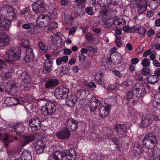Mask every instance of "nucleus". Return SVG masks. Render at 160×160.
Wrapping results in <instances>:
<instances>
[{"label": "nucleus", "instance_id": "1", "mask_svg": "<svg viewBox=\"0 0 160 160\" xmlns=\"http://www.w3.org/2000/svg\"><path fill=\"white\" fill-rule=\"evenodd\" d=\"M64 158L65 160H75L76 153L75 149L70 148L68 151L64 150L62 154L58 152H54L50 156L48 160H62L61 158Z\"/></svg>", "mask_w": 160, "mask_h": 160}, {"label": "nucleus", "instance_id": "2", "mask_svg": "<svg viewBox=\"0 0 160 160\" xmlns=\"http://www.w3.org/2000/svg\"><path fill=\"white\" fill-rule=\"evenodd\" d=\"M21 51L18 47H13L6 52L7 61L12 63L18 60L21 56Z\"/></svg>", "mask_w": 160, "mask_h": 160}, {"label": "nucleus", "instance_id": "3", "mask_svg": "<svg viewBox=\"0 0 160 160\" xmlns=\"http://www.w3.org/2000/svg\"><path fill=\"white\" fill-rule=\"evenodd\" d=\"M157 142L156 136L152 132L148 133L144 136L143 144L147 149H152L156 145Z\"/></svg>", "mask_w": 160, "mask_h": 160}, {"label": "nucleus", "instance_id": "4", "mask_svg": "<svg viewBox=\"0 0 160 160\" xmlns=\"http://www.w3.org/2000/svg\"><path fill=\"white\" fill-rule=\"evenodd\" d=\"M1 11L3 12L7 13L6 16L4 19V22H6V24L10 22V26L8 28V29L11 26V21L15 19L16 17L13 8L10 6L6 5L1 8Z\"/></svg>", "mask_w": 160, "mask_h": 160}, {"label": "nucleus", "instance_id": "5", "mask_svg": "<svg viewBox=\"0 0 160 160\" xmlns=\"http://www.w3.org/2000/svg\"><path fill=\"white\" fill-rule=\"evenodd\" d=\"M56 106L55 104L51 102H47L45 106L42 107L41 111L45 115L47 116L53 114L56 112Z\"/></svg>", "mask_w": 160, "mask_h": 160}, {"label": "nucleus", "instance_id": "6", "mask_svg": "<svg viewBox=\"0 0 160 160\" xmlns=\"http://www.w3.org/2000/svg\"><path fill=\"white\" fill-rule=\"evenodd\" d=\"M51 21L50 18L48 15H39L36 20L38 26L40 27H45L48 26Z\"/></svg>", "mask_w": 160, "mask_h": 160}, {"label": "nucleus", "instance_id": "7", "mask_svg": "<svg viewBox=\"0 0 160 160\" xmlns=\"http://www.w3.org/2000/svg\"><path fill=\"white\" fill-rule=\"evenodd\" d=\"M69 90L65 87H59L57 88L55 92V95L58 99L66 98L68 96Z\"/></svg>", "mask_w": 160, "mask_h": 160}, {"label": "nucleus", "instance_id": "8", "mask_svg": "<svg viewBox=\"0 0 160 160\" xmlns=\"http://www.w3.org/2000/svg\"><path fill=\"white\" fill-rule=\"evenodd\" d=\"M32 9L33 11L36 13H42L45 10V5L43 1L38 0L33 3Z\"/></svg>", "mask_w": 160, "mask_h": 160}, {"label": "nucleus", "instance_id": "9", "mask_svg": "<svg viewBox=\"0 0 160 160\" xmlns=\"http://www.w3.org/2000/svg\"><path fill=\"white\" fill-rule=\"evenodd\" d=\"M45 57L47 59L45 61L44 65L43 68V72L44 73H48L50 72L52 68L51 67L53 63L52 60L50 58L51 55L50 54H46Z\"/></svg>", "mask_w": 160, "mask_h": 160}, {"label": "nucleus", "instance_id": "10", "mask_svg": "<svg viewBox=\"0 0 160 160\" xmlns=\"http://www.w3.org/2000/svg\"><path fill=\"white\" fill-rule=\"evenodd\" d=\"M41 122L39 118L35 117L29 121L30 126L32 131L35 132L40 128Z\"/></svg>", "mask_w": 160, "mask_h": 160}, {"label": "nucleus", "instance_id": "11", "mask_svg": "<svg viewBox=\"0 0 160 160\" xmlns=\"http://www.w3.org/2000/svg\"><path fill=\"white\" fill-rule=\"evenodd\" d=\"M116 132L118 137L122 138L124 137L127 132V127L123 124H117L115 126Z\"/></svg>", "mask_w": 160, "mask_h": 160}, {"label": "nucleus", "instance_id": "12", "mask_svg": "<svg viewBox=\"0 0 160 160\" xmlns=\"http://www.w3.org/2000/svg\"><path fill=\"white\" fill-rule=\"evenodd\" d=\"M110 105L108 104H105L104 105L101 106L98 111L99 116L102 118L108 117L110 112Z\"/></svg>", "mask_w": 160, "mask_h": 160}, {"label": "nucleus", "instance_id": "13", "mask_svg": "<svg viewBox=\"0 0 160 160\" xmlns=\"http://www.w3.org/2000/svg\"><path fill=\"white\" fill-rule=\"evenodd\" d=\"M101 101L95 97H92L90 100L88 105L91 112H93L100 106Z\"/></svg>", "mask_w": 160, "mask_h": 160}, {"label": "nucleus", "instance_id": "14", "mask_svg": "<svg viewBox=\"0 0 160 160\" xmlns=\"http://www.w3.org/2000/svg\"><path fill=\"white\" fill-rule=\"evenodd\" d=\"M70 134V132L68 129L63 128L61 131L57 133L56 136L59 139L63 140L69 138Z\"/></svg>", "mask_w": 160, "mask_h": 160}, {"label": "nucleus", "instance_id": "15", "mask_svg": "<svg viewBox=\"0 0 160 160\" xmlns=\"http://www.w3.org/2000/svg\"><path fill=\"white\" fill-rule=\"evenodd\" d=\"M37 134L34 135H28L24 136L20 139V143L22 146H24L29 142L33 141L37 137Z\"/></svg>", "mask_w": 160, "mask_h": 160}, {"label": "nucleus", "instance_id": "16", "mask_svg": "<svg viewBox=\"0 0 160 160\" xmlns=\"http://www.w3.org/2000/svg\"><path fill=\"white\" fill-rule=\"evenodd\" d=\"M147 5L145 0H140L136 7V10L139 14L144 13L146 10Z\"/></svg>", "mask_w": 160, "mask_h": 160}, {"label": "nucleus", "instance_id": "17", "mask_svg": "<svg viewBox=\"0 0 160 160\" xmlns=\"http://www.w3.org/2000/svg\"><path fill=\"white\" fill-rule=\"evenodd\" d=\"M133 90L136 92V93L139 96H143L145 93V87L140 83H137L134 87Z\"/></svg>", "mask_w": 160, "mask_h": 160}, {"label": "nucleus", "instance_id": "18", "mask_svg": "<svg viewBox=\"0 0 160 160\" xmlns=\"http://www.w3.org/2000/svg\"><path fill=\"white\" fill-rule=\"evenodd\" d=\"M154 118L153 115L149 114L142 118L141 122V125L143 127H147L149 126L152 124Z\"/></svg>", "mask_w": 160, "mask_h": 160}, {"label": "nucleus", "instance_id": "19", "mask_svg": "<svg viewBox=\"0 0 160 160\" xmlns=\"http://www.w3.org/2000/svg\"><path fill=\"white\" fill-rule=\"evenodd\" d=\"M10 41V37L4 33H0V47H3L9 44Z\"/></svg>", "mask_w": 160, "mask_h": 160}, {"label": "nucleus", "instance_id": "20", "mask_svg": "<svg viewBox=\"0 0 160 160\" xmlns=\"http://www.w3.org/2000/svg\"><path fill=\"white\" fill-rule=\"evenodd\" d=\"M34 58V54L32 48H28L26 49V55L24 58L25 61L28 62H32Z\"/></svg>", "mask_w": 160, "mask_h": 160}, {"label": "nucleus", "instance_id": "21", "mask_svg": "<svg viewBox=\"0 0 160 160\" xmlns=\"http://www.w3.org/2000/svg\"><path fill=\"white\" fill-rule=\"evenodd\" d=\"M35 145V150L37 153L40 154L43 152L45 146L44 142L42 140L37 141Z\"/></svg>", "mask_w": 160, "mask_h": 160}, {"label": "nucleus", "instance_id": "22", "mask_svg": "<svg viewBox=\"0 0 160 160\" xmlns=\"http://www.w3.org/2000/svg\"><path fill=\"white\" fill-rule=\"evenodd\" d=\"M61 33L54 34L52 36V39L54 45L58 47L61 46L62 38Z\"/></svg>", "mask_w": 160, "mask_h": 160}, {"label": "nucleus", "instance_id": "23", "mask_svg": "<svg viewBox=\"0 0 160 160\" xmlns=\"http://www.w3.org/2000/svg\"><path fill=\"white\" fill-rule=\"evenodd\" d=\"M13 127V128L10 130L12 131L16 132L17 134L18 135L22 134L25 129L24 126L22 123H18Z\"/></svg>", "mask_w": 160, "mask_h": 160}, {"label": "nucleus", "instance_id": "24", "mask_svg": "<svg viewBox=\"0 0 160 160\" xmlns=\"http://www.w3.org/2000/svg\"><path fill=\"white\" fill-rule=\"evenodd\" d=\"M32 156L30 152L27 150H24L21 155V158H17L15 160H31Z\"/></svg>", "mask_w": 160, "mask_h": 160}, {"label": "nucleus", "instance_id": "25", "mask_svg": "<svg viewBox=\"0 0 160 160\" xmlns=\"http://www.w3.org/2000/svg\"><path fill=\"white\" fill-rule=\"evenodd\" d=\"M78 100L77 96L76 95H72L66 99V103L67 106L69 107L74 106Z\"/></svg>", "mask_w": 160, "mask_h": 160}, {"label": "nucleus", "instance_id": "26", "mask_svg": "<svg viewBox=\"0 0 160 160\" xmlns=\"http://www.w3.org/2000/svg\"><path fill=\"white\" fill-rule=\"evenodd\" d=\"M78 122L72 119H69L67 120V126L69 129L74 131L77 128Z\"/></svg>", "mask_w": 160, "mask_h": 160}, {"label": "nucleus", "instance_id": "27", "mask_svg": "<svg viewBox=\"0 0 160 160\" xmlns=\"http://www.w3.org/2000/svg\"><path fill=\"white\" fill-rule=\"evenodd\" d=\"M58 81L56 79H51L46 82L45 86L47 88H52L56 86L58 84Z\"/></svg>", "mask_w": 160, "mask_h": 160}, {"label": "nucleus", "instance_id": "28", "mask_svg": "<svg viewBox=\"0 0 160 160\" xmlns=\"http://www.w3.org/2000/svg\"><path fill=\"white\" fill-rule=\"evenodd\" d=\"M95 79L96 82L100 84L104 83V80L102 78V74L101 72H97L95 75Z\"/></svg>", "mask_w": 160, "mask_h": 160}, {"label": "nucleus", "instance_id": "29", "mask_svg": "<svg viewBox=\"0 0 160 160\" xmlns=\"http://www.w3.org/2000/svg\"><path fill=\"white\" fill-rule=\"evenodd\" d=\"M142 147L138 143H135L133 148V152L136 155L140 154L142 151Z\"/></svg>", "mask_w": 160, "mask_h": 160}, {"label": "nucleus", "instance_id": "30", "mask_svg": "<svg viewBox=\"0 0 160 160\" xmlns=\"http://www.w3.org/2000/svg\"><path fill=\"white\" fill-rule=\"evenodd\" d=\"M147 80L149 83L154 84L157 82L159 80V78L156 75H150L147 78Z\"/></svg>", "mask_w": 160, "mask_h": 160}, {"label": "nucleus", "instance_id": "31", "mask_svg": "<svg viewBox=\"0 0 160 160\" xmlns=\"http://www.w3.org/2000/svg\"><path fill=\"white\" fill-rule=\"evenodd\" d=\"M112 0H98V2L101 7H106L112 4Z\"/></svg>", "mask_w": 160, "mask_h": 160}, {"label": "nucleus", "instance_id": "32", "mask_svg": "<svg viewBox=\"0 0 160 160\" xmlns=\"http://www.w3.org/2000/svg\"><path fill=\"white\" fill-rule=\"evenodd\" d=\"M147 1L151 6L154 7V9L157 8L160 4V0H147Z\"/></svg>", "mask_w": 160, "mask_h": 160}, {"label": "nucleus", "instance_id": "33", "mask_svg": "<svg viewBox=\"0 0 160 160\" xmlns=\"http://www.w3.org/2000/svg\"><path fill=\"white\" fill-rule=\"evenodd\" d=\"M6 137L4 138L3 142L5 143V145L6 147H8L9 145V143L13 141V139H11V136H8L7 134L5 135Z\"/></svg>", "mask_w": 160, "mask_h": 160}, {"label": "nucleus", "instance_id": "34", "mask_svg": "<svg viewBox=\"0 0 160 160\" xmlns=\"http://www.w3.org/2000/svg\"><path fill=\"white\" fill-rule=\"evenodd\" d=\"M153 157L154 160H160V152L159 149L153 150Z\"/></svg>", "mask_w": 160, "mask_h": 160}, {"label": "nucleus", "instance_id": "35", "mask_svg": "<svg viewBox=\"0 0 160 160\" xmlns=\"http://www.w3.org/2000/svg\"><path fill=\"white\" fill-rule=\"evenodd\" d=\"M129 113L130 117L133 119L136 118L138 115V113L137 110L134 109H132L130 110Z\"/></svg>", "mask_w": 160, "mask_h": 160}, {"label": "nucleus", "instance_id": "36", "mask_svg": "<svg viewBox=\"0 0 160 160\" xmlns=\"http://www.w3.org/2000/svg\"><path fill=\"white\" fill-rule=\"evenodd\" d=\"M100 14V18L102 21H105L110 20V18L108 16L107 12L103 11Z\"/></svg>", "mask_w": 160, "mask_h": 160}, {"label": "nucleus", "instance_id": "37", "mask_svg": "<svg viewBox=\"0 0 160 160\" xmlns=\"http://www.w3.org/2000/svg\"><path fill=\"white\" fill-rule=\"evenodd\" d=\"M86 91L84 90H81L78 91L75 95L77 96L78 98V97H81V98H84L86 97Z\"/></svg>", "mask_w": 160, "mask_h": 160}, {"label": "nucleus", "instance_id": "38", "mask_svg": "<svg viewBox=\"0 0 160 160\" xmlns=\"http://www.w3.org/2000/svg\"><path fill=\"white\" fill-rule=\"evenodd\" d=\"M29 74L26 72H23L21 74V77L23 81L27 80L28 81H30V78Z\"/></svg>", "mask_w": 160, "mask_h": 160}, {"label": "nucleus", "instance_id": "39", "mask_svg": "<svg viewBox=\"0 0 160 160\" xmlns=\"http://www.w3.org/2000/svg\"><path fill=\"white\" fill-rule=\"evenodd\" d=\"M74 11L79 16L82 15L84 14V12L82 8L79 7H77L74 8Z\"/></svg>", "mask_w": 160, "mask_h": 160}, {"label": "nucleus", "instance_id": "40", "mask_svg": "<svg viewBox=\"0 0 160 160\" xmlns=\"http://www.w3.org/2000/svg\"><path fill=\"white\" fill-rule=\"evenodd\" d=\"M38 46L39 48L44 52L46 51L48 49L47 46L45 45L42 41H40L38 43Z\"/></svg>", "mask_w": 160, "mask_h": 160}, {"label": "nucleus", "instance_id": "41", "mask_svg": "<svg viewBox=\"0 0 160 160\" xmlns=\"http://www.w3.org/2000/svg\"><path fill=\"white\" fill-rule=\"evenodd\" d=\"M113 24H118L119 25H125V24H126V22L125 20L123 19H120L119 20H114L113 22Z\"/></svg>", "mask_w": 160, "mask_h": 160}, {"label": "nucleus", "instance_id": "42", "mask_svg": "<svg viewBox=\"0 0 160 160\" xmlns=\"http://www.w3.org/2000/svg\"><path fill=\"white\" fill-rule=\"evenodd\" d=\"M141 64L143 67L149 66L150 65V62L149 59L146 58L142 60Z\"/></svg>", "mask_w": 160, "mask_h": 160}, {"label": "nucleus", "instance_id": "43", "mask_svg": "<svg viewBox=\"0 0 160 160\" xmlns=\"http://www.w3.org/2000/svg\"><path fill=\"white\" fill-rule=\"evenodd\" d=\"M86 39L88 42H92L94 40L92 35L90 33L88 32L85 35Z\"/></svg>", "mask_w": 160, "mask_h": 160}, {"label": "nucleus", "instance_id": "44", "mask_svg": "<svg viewBox=\"0 0 160 160\" xmlns=\"http://www.w3.org/2000/svg\"><path fill=\"white\" fill-rule=\"evenodd\" d=\"M57 23L55 22H52L51 26L48 28L49 31H52L53 30L55 29L58 27Z\"/></svg>", "mask_w": 160, "mask_h": 160}, {"label": "nucleus", "instance_id": "45", "mask_svg": "<svg viewBox=\"0 0 160 160\" xmlns=\"http://www.w3.org/2000/svg\"><path fill=\"white\" fill-rule=\"evenodd\" d=\"M21 45L22 46L25 48H27L29 45V41L27 39H22Z\"/></svg>", "mask_w": 160, "mask_h": 160}, {"label": "nucleus", "instance_id": "46", "mask_svg": "<svg viewBox=\"0 0 160 160\" xmlns=\"http://www.w3.org/2000/svg\"><path fill=\"white\" fill-rule=\"evenodd\" d=\"M153 104L156 108L160 110V101L153 100Z\"/></svg>", "mask_w": 160, "mask_h": 160}, {"label": "nucleus", "instance_id": "47", "mask_svg": "<svg viewBox=\"0 0 160 160\" xmlns=\"http://www.w3.org/2000/svg\"><path fill=\"white\" fill-rule=\"evenodd\" d=\"M85 12L88 14L92 15L93 13V9L92 7H88L85 9Z\"/></svg>", "mask_w": 160, "mask_h": 160}, {"label": "nucleus", "instance_id": "48", "mask_svg": "<svg viewBox=\"0 0 160 160\" xmlns=\"http://www.w3.org/2000/svg\"><path fill=\"white\" fill-rule=\"evenodd\" d=\"M88 49V51L92 53H95L98 50V48L97 47L92 46L89 47Z\"/></svg>", "mask_w": 160, "mask_h": 160}, {"label": "nucleus", "instance_id": "49", "mask_svg": "<svg viewBox=\"0 0 160 160\" xmlns=\"http://www.w3.org/2000/svg\"><path fill=\"white\" fill-rule=\"evenodd\" d=\"M146 31V30L143 27H140L138 28L137 32L138 33L141 35H143Z\"/></svg>", "mask_w": 160, "mask_h": 160}, {"label": "nucleus", "instance_id": "50", "mask_svg": "<svg viewBox=\"0 0 160 160\" xmlns=\"http://www.w3.org/2000/svg\"><path fill=\"white\" fill-rule=\"evenodd\" d=\"M149 73V69L147 68H143L142 70V73L144 76L148 75Z\"/></svg>", "mask_w": 160, "mask_h": 160}, {"label": "nucleus", "instance_id": "51", "mask_svg": "<svg viewBox=\"0 0 160 160\" xmlns=\"http://www.w3.org/2000/svg\"><path fill=\"white\" fill-rule=\"evenodd\" d=\"M78 58L79 61L80 62H82L84 61L86 58V57L83 54H79L78 56Z\"/></svg>", "mask_w": 160, "mask_h": 160}, {"label": "nucleus", "instance_id": "52", "mask_svg": "<svg viewBox=\"0 0 160 160\" xmlns=\"http://www.w3.org/2000/svg\"><path fill=\"white\" fill-rule=\"evenodd\" d=\"M28 82H24L23 84L24 89L26 90H28L31 86L30 83V81H28Z\"/></svg>", "mask_w": 160, "mask_h": 160}, {"label": "nucleus", "instance_id": "53", "mask_svg": "<svg viewBox=\"0 0 160 160\" xmlns=\"http://www.w3.org/2000/svg\"><path fill=\"white\" fill-rule=\"evenodd\" d=\"M135 78L138 81H142L143 79L142 75L140 73H136L135 75Z\"/></svg>", "mask_w": 160, "mask_h": 160}, {"label": "nucleus", "instance_id": "54", "mask_svg": "<svg viewBox=\"0 0 160 160\" xmlns=\"http://www.w3.org/2000/svg\"><path fill=\"white\" fill-rule=\"evenodd\" d=\"M77 30V28L75 27H73L70 29L69 31V34L70 35H72L74 34Z\"/></svg>", "mask_w": 160, "mask_h": 160}, {"label": "nucleus", "instance_id": "55", "mask_svg": "<svg viewBox=\"0 0 160 160\" xmlns=\"http://www.w3.org/2000/svg\"><path fill=\"white\" fill-rule=\"evenodd\" d=\"M12 74L10 72H8L5 73L4 76H3L4 79H8L10 78L11 77Z\"/></svg>", "mask_w": 160, "mask_h": 160}, {"label": "nucleus", "instance_id": "56", "mask_svg": "<svg viewBox=\"0 0 160 160\" xmlns=\"http://www.w3.org/2000/svg\"><path fill=\"white\" fill-rule=\"evenodd\" d=\"M64 18L65 21L67 22H69L72 20L71 17L69 15L65 14Z\"/></svg>", "mask_w": 160, "mask_h": 160}, {"label": "nucleus", "instance_id": "57", "mask_svg": "<svg viewBox=\"0 0 160 160\" xmlns=\"http://www.w3.org/2000/svg\"><path fill=\"white\" fill-rule=\"evenodd\" d=\"M112 141L114 142L116 146V148H118L119 147V142L118 141L117 139L116 138H112Z\"/></svg>", "mask_w": 160, "mask_h": 160}, {"label": "nucleus", "instance_id": "58", "mask_svg": "<svg viewBox=\"0 0 160 160\" xmlns=\"http://www.w3.org/2000/svg\"><path fill=\"white\" fill-rule=\"evenodd\" d=\"M133 95V93L132 91H129L126 94V97L128 99H131Z\"/></svg>", "mask_w": 160, "mask_h": 160}, {"label": "nucleus", "instance_id": "59", "mask_svg": "<svg viewBox=\"0 0 160 160\" xmlns=\"http://www.w3.org/2000/svg\"><path fill=\"white\" fill-rule=\"evenodd\" d=\"M6 66V64L4 61L2 59L0 60V69L3 68Z\"/></svg>", "mask_w": 160, "mask_h": 160}, {"label": "nucleus", "instance_id": "60", "mask_svg": "<svg viewBox=\"0 0 160 160\" xmlns=\"http://www.w3.org/2000/svg\"><path fill=\"white\" fill-rule=\"evenodd\" d=\"M104 27L106 28H109L110 29H111L112 28V24L110 22L105 23L104 25Z\"/></svg>", "mask_w": 160, "mask_h": 160}, {"label": "nucleus", "instance_id": "61", "mask_svg": "<svg viewBox=\"0 0 160 160\" xmlns=\"http://www.w3.org/2000/svg\"><path fill=\"white\" fill-rule=\"evenodd\" d=\"M69 2L68 0H61V3L62 6L65 7L67 5Z\"/></svg>", "mask_w": 160, "mask_h": 160}, {"label": "nucleus", "instance_id": "62", "mask_svg": "<svg viewBox=\"0 0 160 160\" xmlns=\"http://www.w3.org/2000/svg\"><path fill=\"white\" fill-rule=\"evenodd\" d=\"M157 101H160V93H156L154 96V100Z\"/></svg>", "mask_w": 160, "mask_h": 160}, {"label": "nucleus", "instance_id": "63", "mask_svg": "<svg viewBox=\"0 0 160 160\" xmlns=\"http://www.w3.org/2000/svg\"><path fill=\"white\" fill-rule=\"evenodd\" d=\"M31 24L30 23H26L23 24L22 26V27L24 29H29L30 28Z\"/></svg>", "mask_w": 160, "mask_h": 160}, {"label": "nucleus", "instance_id": "64", "mask_svg": "<svg viewBox=\"0 0 160 160\" xmlns=\"http://www.w3.org/2000/svg\"><path fill=\"white\" fill-rule=\"evenodd\" d=\"M72 69V71L74 72L77 73L79 70V67L78 66H73Z\"/></svg>", "mask_w": 160, "mask_h": 160}]
</instances>
